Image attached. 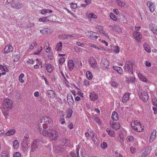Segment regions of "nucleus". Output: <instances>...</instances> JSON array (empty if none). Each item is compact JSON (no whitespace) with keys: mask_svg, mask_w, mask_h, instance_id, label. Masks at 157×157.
<instances>
[{"mask_svg":"<svg viewBox=\"0 0 157 157\" xmlns=\"http://www.w3.org/2000/svg\"><path fill=\"white\" fill-rule=\"evenodd\" d=\"M53 126V121L52 119L49 117H44L39 121L38 127L39 131L40 133V131L43 129H47L52 128Z\"/></svg>","mask_w":157,"mask_h":157,"instance_id":"1","label":"nucleus"},{"mask_svg":"<svg viewBox=\"0 0 157 157\" xmlns=\"http://www.w3.org/2000/svg\"><path fill=\"white\" fill-rule=\"evenodd\" d=\"M44 136L51 138L53 141L57 140L59 136V130L56 128L53 129L52 128L48 129H43L40 131V133Z\"/></svg>","mask_w":157,"mask_h":157,"instance_id":"2","label":"nucleus"},{"mask_svg":"<svg viewBox=\"0 0 157 157\" xmlns=\"http://www.w3.org/2000/svg\"><path fill=\"white\" fill-rule=\"evenodd\" d=\"M3 105L4 109L8 111L12 108L13 103L12 101L10 99H6L3 101Z\"/></svg>","mask_w":157,"mask_h":157,"instance_id":"3","label":"nucleus"},{"mask_svg":"<svg viewBox=\"0 0 157 157\" xmlns=\"http://www.w3.org/2000/svg\"><path fill=\"white\" fill-rule=\"evenodd\" d=\"M133 64L131 61H128L125 63L124 69L127 71H130L132 74L133 73Z\"/></svg>","mask_w":157,"mask_h":157,"instance_id":"4","label":"nucleus"},{"mask_svg":"<svg viewBox=\"0 0 157 157\" xmlns=\"http://www.w3.org/2000/svg\"><path fill=\"white\" fill-rule=\"evenodd\" d=\"M138 94L140 98L144 102L147 101L148 98V95L146 92L140 91L138 92Z\"/></svg>","mask_w":157,"mask_h":157,"instance_id":"5","label":"nucleus"},{"mask_svg":"<svg viewBox=\"0 0 157 157\" xmlns=\"http://www.w3.org/2000/svg\"><path fill=\"white\" fill-rule=\"evenodd\" d=\"M89 61L91 67L94 69L97 68V63L96 60L94 58H91L89 59Z\"/></svg>","mask_w":157,"mask_h":157,"instance_id":"6","label":"nucleus"},{"mask_svg":"<svg viewBox=\"0 0 157 157\" xmlns=\"http://www.w3.org/2000/svg\"><path fill=\"white\" fill-rule=\"evenodd\" d=\"M60 38L62 40H65L68 38H71V39H75L76 36L72 35H64L62 34L59 36Z\"/></svg>","mask_w":157,"mask_h":157,"instance_id":"7","label":"nucleus"},{"mask_svg":"<svg viewBox=\"0 0 157 157\" xmlns=\"http://www.w3.org/2000/svg\"><path fill=\"white\" fill-rule=\"evenodd\" d=\"M89 97L90 100L92 101L97 100L98 98L97 94L94 92H92L90 93Z\"/></svg>","mask_w":157,"mask_h":157,"instance_id":"8","label":"nucleus"},{"mask_svg":"<svg viewBox=\"0 0 157 157\" xmlns=\"http://www.w3.org/2000/svg\"><path fill=\"white\" fill-rule=\"evenodd\" d=\"M96 28L98 29V32H99L100 34L104 35L105 37L108 36V33H106L105 31L103 30V28L102 26L100 25H98L96 26Z\"/></svg>","mask_w":157,"mask_h":157,"instance_id":"9","label":"nucleus"},{"mask_svg":"<svg viewBox=\"0 0 157 157\" xmlns=\"http://www.w3.org/2000/svg\"><path fill=\"white\" fill-rule=\"evenodd\" d=\"M130 93H124L123 97L122 98L121 101L123 103L127 102L129 99Z\"/></svg>","mask_w":157,"mask_h":157,"instance_id":"10","label":"nucleus"},{"mask_svg":"<svg viewBox=\"0 0 157 157\" xmlns=\"http://www.w3.org/2000/svg\"><path fill=\"white\" fill-rule=\"evenodd\" d=\"M134 36L138 42L140 41L142 36L140 32L135 31L134 33Z\"/></svg>","mask_w":157,"mask_h":157,"instance_id":"11","label":"nucleus"},{"mask_svg":"<svg viewBox=\"0 0 157 157\" xmlns=\"http://www.w3.org/2000/svg\"><path fill=\"white\" fill-rule=\"evenodd\" d=\"M67 101L70 105H73L74 104V101L71 94H67Z\"/></svg>","mask_w":157,"mask_h":157,"instance_id":"12","label":"nucleus"},{"mask_svg":"<svg viewBox=\"0 0 157 157\" xmlns=\"http://www.w3.org/2000/svg\"><path fill=\"white\" fill-rule=\"evenodd\" d=\"M101 63L102 67L105 68L109 66V62L107 59L103 58L101 60Z\"/></svg>","mask_w":157,"mask_h":157,"instance_id":"13","label":"nucleus"},{"mask_svg":"<svg viewBox=\"0 0 157 157\" xmlns=\"http://www.w3.org/2000/svg\"><path fill=\"white\" fill-rule=\"evenodd\" d=\"M110 123L112 127L115 129H118L120 127L119 123L117 122L110 121Z\"/></svg>","mask_w":157,"mask_h":157,"instance_id":"14","label":"nucleus"},{"mask_svg":"<svg viewBox=\"0 0 157 157\" xmlns=\"http://www.w3.org/2000/svg\"><path fill=\"white\" fill-rule=\"evenodd\" d=\"M147 4L150 12L151 13L153 12L155 10V6L154 4L149 1L147 2Z\"/></svg>","mask_w":157,"mask_h":157,"instance_id":"15","label":"nucleus"},{"mask_svg":"<svg viewBox=\"0 0 157 157\" xmlns=\"http://www.w3.org/2000/svg\"><path fill=\"white\" fill-rule=\"evenodd\" d=\"M149 28L153 33L157 35V26L153 24L149 25Z\"/></svg>","mask_w":157,"mask_h":157,"instance_id":"16","label":"nucleus"},{"mask_svg":"<svg viewBox=\"0 0 157 157\" xmlns=\"http://www.w3.org/2000/svg\"><path fill=\"white\" fill-rule=\"evenodd\" d=\"M4 52L6 53H8L13 51V48L10 45H7L4 49Z\"/></svg>","mask_w":157,"mask_h":157,"instance_id":"17","label":"nucleus"},{"mask_svg":"<svg viewBox=\"0 0 157 157\" xmlns=\"http://www.w3.org/2000/svg\"><path fill=\"white\" fill-rule=\"evenodd\" d=\"M46 70L49 73H51L53 71V67L52 65L50 64H46L45 65Z\"/></svg>","mask_w":157,"mask_h":157,"instance_id":"18","label":"nucleus"},{"mask_svg":"<svg viewBox=\"0 0 157 157\" xmlns=\"http://www.w3.org/2000/svg\"><path fill=\"white\" fill-rule=\"evenodd\" d=\"M151 150V147L148 146L145 150L144 154L142 155V157H145L147 155L150 153Z\"/></svg>","mask_w":157,"mask_h":157,"instance_id":"19","label":"nucleus"},{"mask_svg":"<svg viewBox=\"0 0 157 157\" xmlns=\"http://www.w3.org/2000/svg\"><path fill=\"white\" fill-rule=\"evenodd\" d=\"M138 76L140 79L144 82H147L148 80L147 78L144 76L141 73H139L138 74Z\"/></svg>","mask_w":157,"mask_h":157,"instance_id":"20","label":"nucleus"},{"mask_svg":"<svg viewBox=\"0 0 157 157\" xmlns=\"http://www.w3.org/2000/svg\"><path fill=\"white\" fill-rule=\"evenodd\" d=\"M156 131L155 130H154L151 132V135L150 137V142H153L156 137Z\"/></svg>","mask_w":157,"mask_h":157,"instance_id":"21","label":"nucleus"},{"mask_svg":"<svg viewBox=\"0 0 157 157\" xmlns=\"http://www.w3.org/2000/svg\"><path fill=\"white\" fill-rule=\"evenodd\" d=\"M111 117L113 120V121H117L119 119L118 114L115 111H114L112 113Z\"/></svg>","mask_w":157,"mask_h":157,"instance_id":"22","label":"nucleus"},{"mask_svg":"<svg viewBox=\"0 0 157 157\" xmlns=\"http://www.w3.org/2000/svg\"><path fill=\"white\" fill-rule=\"evenodd\" d=\"M47 94L49 98H54L55 96V93L52 90H49L47 91Z\"/></svg>","mask_w":157,"mask_h":157,"instance_id":"23","label":"nucleus"},{"mask_svg":"<svg viewBox=\"0 0 157 157\" xmlns=\"http://www.w3.org/2000/svg\"><path fill=\"white\" fill-rule=\"evenodd\" d=\"M131 126L132 128L137 132H142L144 130L143 128H141V127H140L139 126L132 125L131 124Z\"/></svg>","mask_w":157,"mask_h":157,"instance_id":"24","label":"nucleus"},{"mask_svg":"<svg viewBox=\"0 0 157 157\" xmlns=\"http://www.w3.org/2000/svg\"><path fill=\"white\" fill-rule=\"evenodd\" d=\"M12 7L17 10H18L22 8V6L21 4L16 3L12 5Z\"/></svg>","mask_w":157,"mask_h":157,"instance_id":"25","label":"nucleus"},{"mask_svg":"<svg viewBox=\"0 0 157 157\" xmlns=\"http://www.w3.org/2000/svg\"><path fill=\"white\" fill-rule=\"evenodd\" d=\"M62 48V43L61 41H60L59 43H57L56 46L55 47V50L58 52L61 51Z\"/></svg>","mask_w":157,"mask_h":157,"instance_id":"26","label":"nucleus"},{"mask_svg":"<svg viewBox=\"0 0 157 157\" xmlns=\"http://www.w3.org/2000/svg\"><path fill=\"white\" fill-rule=\"evenodd\" d=\"M68 66L69 70L71 71L74 67V62L72 60H69L68 63Z\"/></svg>","mask_w":157,"mask_h":157,"instance_id":"27","label":"nucleus"},{"mask_svg":"<svg viewBox=\"0 0 157 157\" xmlns=\"http://www.w3.org/2000/svg\"><path fill=\"white\" fill-rule=\"evenodd\" d=\"M143 47L145 50L148 53L151 52V49L150 47L147 43H144L143 45Z\"/></svg>","mask_w":157,"mask_h":157,"instance_id":"28","label":"nucleus"},{"mask_svg":"<svg viewBox=\"0 0 157 157\" xmlns=\"http://www.w3.org/2000/svg\"><path fill=\"white\" fill-rule=\"evenodd\" d=\"M42 50V48L41 46H38L37 50L34 52V54L36 55H39L40 54V52Z\"/></svg>","mask_w":157,"mask_h":157,"instance_id":"29","label":"nucleus"},{"mask_svg":"<svg viewBox=\"0 0 157 157\" xmlns=\"http://www.w3.org/2000/svg\"><path fill=\"white\" fill-rule=\"evenodd\" d=\"M1 157H9L10 154L7 151L5 150L1 153Z\"/></svg>","mask_w":157,"mask_h":157,"instance_id":"30","label":"nucleus"},{"mask_svg":"<svg viewBox=\"0 0 157 157\" xmlns=\"http://www.w3.org/2000/svg\"><path fill=\"white\" fill-rule=\"evenodd\" d=\"M52 11L51 10H49L47 9H43L41 10V13L42 14H45L47 13H52Z\"/></svg>","mask_w":157,"mask_h":157,"instance_id":"31","label":"nucleus"},{"mask_svg":"<svg viewBox=\"0 0 157 157\" xmlns=\"http://www.w3.org/2000/svg\"><path fill=\"white\" fill-rule=\"evenodd\" d=\"M16 131L14 129H11L8 131L6 133V135L7 136H10L13 135L15 132Z\"/></svg>","mask_w":157,"mask_h":157,"instance_id":"32","label":"nucleus"},{"mask_svg":"<svg viewBox=\"0 0 157 157\" xmlns=\"http://www.w3.org/2000/svg\"><path fill=\"white\" fill-rule=\"evenodd\" d=\"M127 82L133 83L135 81V78L134 77L131 76L127 77Z\"/></svg>","mask_w":157,"mask_h":157,"instance_id":"33","label":"nucleus"},{"mask_svg":"<svg viewBox=\"0 0 157 157\" xmlns=\"http://www.w3.org/2000/svg\"><path fill=\"white\" fill-rule=\"evenodd\" d=\"M113 68L114 70L117 71L119 74H122L123 72V70L121 67L117 66H113Z\"/></svg>","mask_w":157,"mask_h":157,"instance_id":"34","label":"nucleus"},{"mask_svg":"<svg viewBox=\"0 0 157 157\" xmlns=\"http://www.w3.org/2000/svg\"><path fill=\"white\" fill-rule=\"evenodd\" d=\"M86 76L87 78L89 80H91L93 77L92 74L89 71H87L86 72Z\"/></svg>","mask_w":157,"mask_h":157,"instance_id":"35","label":"nucleus"},{"mask_svg":"<svg viewBox=\"0 0 157 157\" xmlns=\"http://www.w3.org/2000/svg\"><path fill=\"white\" fill-rule=\"evenodd\" d=\"M113 28V29L116 32H118L121 31V29L120 28L115 25H110Z\"/></svg>","mask_w":157,"mask_h":157,"instance_id":"36","label":"nucleus"},{"mask_svg":"<svg viewBox=\"0 0 157 157\" xmlns=\"http://www.w3.org/2000/svg\"><path fill=\"white\" fill-rule=\"evenodd\" d=\"M92 135V138L94 143H97L98 141V139L95 136L94 133L92 132L91 133Z\"/></svg>","mask_w":157,"mask_h":157,"instance_id":"37","label":"nucleus"},{"mask_svg":"<svg viewBox=\"0 0 157 157\" xmlns=\"http://www.w3.org/2000/svg\"><path fill=\"white\" fill-rule=\"evenodd\" d=\"M19 146V143L18 140H15L13 142V147L14 149H17Z\"/></svg>","mask_w":157,"mask_h":157,"instance_id":"38","label":"nucleus"},{"mask_svg":"<svg viewBox=\"0 0 157 157\" xmlns=\"http://www.w3.org/2000/svg\"><path fill=\"white\" fill-rule=\"evenodd\" d=\"M87 16L90 19H96L97 18V16L95 15L94 13H90L89 14H86Z\"/></svg>","mask_w":157,"mask_h":157,"instance_id":"39","label":"nucleus"},{"mask_svg":"<svg viewBox=\"0 0 157 157\" xmlns=\"http://www.w3.org/2000/svg\"><path fill=\"white\" fill-rule=\"evenodd\" d=\"M117 3L119 6L124 7L125 6V4L124 2L120 0H117Z\"/></svg>","mask_w":157,"mask_h":157,"instance_id":"40","label":"nucleus"},{"mask_svg":"<svg viewBox=\"0 0 157 157\" xmlns=\"http://www.w3.org/2000/svg\"><path fill=\"white\" fill-rule=\"evenodd\" d=\"M72 112V110L71 109H69L68 110L67 115V118H70L71 117Z\"/></svg>","mask_w":157,"mask_h":157,"instance_id":"41","label":"nucleus"},{"mask_svg":"<svg viewBox=\"0 0 157 157\" xmlns=\"http://www.w3.org/2000/svg\"><path fill=\"white\" fill-rule=\"evenodd\" d=\"M33 143L34 144H36V146L37 147V148H38L40 144L41 141L39 140L36 139L35 140L33 141Z\"/></svg>","mask_w":157,"mask_h":157,"instance_id":"42","label":"nucleus"},{"mask_svg":"<svg viewBox=\"0 0 157 157\" xmlns=\"http://www.w3.org/2000/svg\"><path fill=\"white\" fill-rule=\"evenodd\" d=\"M106 131L109 135L110 136L112 137H113L114 136V132L113 131H111L108 128L107 129Z\"/></svg>","mask_w":157,"mask_h":157,"instance_id":"43","label":"nucleus"},{"mask_svg":"<svg viewBox=\"0 0 157 157\" xmlns=\"http://www.w3.org/2000/svg\"><path fill=\"white\" fill-rule=\"evenodd\" d=\"M24 75L23 73H21L19 77V80L21 83H23L24 81L22 79V78L24 77Z\"/></svg>","mask_w":157,"mask_h":157,"instance_id":"44","label":"nucleus"},{"mask_svg":"<svg viewBox=\"0 0 157 157\" xmlns=\"http://www.w3.org/2000/svg\"><path fill=\"white\" fill-rule=\"evenodd\" d=\"M127 140L128 142H133L134 140V137L132 136H128L127 138Z\"/></svg>","mask_w":157,"mask_h":157,"instance_id":"45","label":"nucleus"},{"mask_svg":"<svg viewBox=\"0 0 157 157\" xmlns=\"http://www.w3.org/2000/svg\"><path fill=\"white\" fill-rule=\"evenodd\" d=\"M42 79H44L45 82V84L48 86H49V83L47 81V79L43 75L41 77Z\"/></svg>","mask_w":157,"mask_h":157,"instance_id":"46","label":"nucleus"},{"mask_svg":"<svg viewBox=\"0 0 157 157\" xmlns=\"http://www.w3.org/2000/svg\"><path fill=\"white\" fill-rule=\"evenodd\" d=\"M37 148V147L36 146V144H34L33 143V144L31 146V151H34Z\"/></svg>","mask_w":157,"mask_h":157,"instance_id":"47","label":"nucleus"},{"mask_svg":"<svg viewBox=\"0 0 157 157\" xmlns=\"http://www.w3.org/2000/svg\"><path fill=\"white\" fill-rule=\"evenodd\" d=\"M61 151V149L60 147L59 146H56L55 147V152L56 153H59Z\"/></svg>","mask_w":157,"mask_h":157,"instance_id":"48","label":"nucleus"},{"mask_svg":"<svg viewBox=\"0 0 157 157\" xmlns=\"http://www.w3.org/2000/svg\"><path fill=\"white\" fill-rule=\"evenodd\" d=\"M65 60V59L63 57H62L59 59V62L60 64H62Z\"/></svg>","mask_w":157,"mask_h":157,"instance_id":"49","label":"nucleus"},{"mask_svg":"<svg viewBox=\"0 0 157 157\" xmlns=\"http://www.w3.org/2000/svg\"><path fill=\"white\" fill-rule=\"evenodd\" d=\"M71 7V9H75L77 7L76 4L71 3L70 4Z\"/></svg>","mask_w":157,"mask_h":157,"instance_id":"50","label":"nucleus"},{"mask_svg":"<svg viewBox=\"0 0 157 157\" xmlns=\"http://www.w3.org/2000/svg\"><path fill=\"white\" fill-rule=\"evenodd\" d=\"M20 55H17L14 58V61L16 62H18L20 60Z\"/></svg>","mask_w":157,"mask_h":157,"instance_id":"51","label":"nucleus"},{"mask_svg":"<svg viewBox=\"0 0 157 157\" xmlns=\"http://www.w3.org/2000/svg\"><path fill=\"white\" fill-rule=\"evenodd\" d=\"M101 147L102 148L105 149L107 147V144L105 142H103L101 144Z\"/></svg>","mask_w":157,"mask_h":157,"instance_id":"52","label":"nucleus"},{"mask_svg":"<svg viewBox=\"0 0 157 157\" xmlns=\"http://www.w3.org/2000/svg\"><path fill=\"white\" fill-rule=\"evenodd\" d=\"M152 102L153 105L157 107V100L156 98H153L152 99Z\"/></svg>","mask_w":157,"mask_h":157,"instance_id":"53","label":"nucleus"},{"mask_svg":"<svg viewBox=\"0 0 157 157\" xmlns=\"http://www.w3.org/2000/svg\"><path fill=\"white\" fill-rule=\"evenodd\" d=\"M130 150L132 154L135 153L136 151V149L132 146L131 147Z\"/></svg>","mask_w":157,"mask_h":157,"instance_id":"54","label":"nucleus"},{"mask_svg":"<svg viewBox=\"0 0 157 157\" xmlns=\"http://www.w3.org/2000/svg\"><path fill=\"white\" fill-rule=\"evenodd\" d=\"M21 154L20 152H16L14 153L13 157H21Z\"/></svg>","mask_w":157,"mask_h":157,"instance_id":"55","label":"nucleus"},{"mask_svg":"<svg viewBox=\"0 0 157 157\" xmlns=\"http://www.w3.org/2000/svg\"><path fill=\"white\" fill-rule=\"evenodd\" d=\"M111 84V86L114 87H117V84L114 81H112Z\"/></svg>","mask_w":157,"mask_h":157,"instance_id":"56","label":"nucleus"},{"mask_svg":"<svg viewBox=\"0 0 157 157\" xmlns=\"http://www.w3.org/2000/svg\"><path fill=\"white\" fill-rule=\"evenodd\" d=\"M120 48L118 46L116 47L114 49V51L116 53H118L119 52Z\"/></svg>","mask_w":157,"mask_h":157,"instance_id":"57","label":"nucleus"},{"mask_svg":"<svg viewBox=\"0 0 157 157\" xmlns=\"http://www.w3.org/2000/svg\"><path fill=\"white\" fill-rule=\"evenodd\" d=\"M145 65L148 67H149L151 66V63L148 61H146L145 62Z\"/></svg>","mask_w":157,"mask_h":157,"instance_id":"58","label":"nucleus"},{"mask_svg":"<svg viewBox=\"0 0 157 157\" xmlns=\"http://www.w3.org/2000/svg\"><path fill=\"white\" fill-rule=\"evenodd\" d=\"M109 16L112 19H114L115 18L116 19L115 16L113 13H110L109 14Z\"/></svg>","mask_w":157,"mask_h":157,"instance_id":"59","label":"nucleus"},{"mask_svg":"<svg viewBox=\"0 0 157 157\" xmlns=\"http://www.w3.org/2000/svg\"><path fill=\"white\" fill-rule=\"evenodd\" d=\"M133 123L134 124V125L139 126L140 127H141V125L140 124L139 122H138L137 121H135Z\"/></svg>","mask_w":157,"mask_h":157,"instance_id":"60","label":"nucleus"},{"mask_svg":"<svg viewBox=\"0 0 157 157\" xmlns=\"http://www.w3.org/2000/svg\"><path fill=\"white\" fill-rule=\"evenodd\" d=\"M34 25L33 23H29L27 25V26L28 28H30L33 27Z\"/></svg>","mask_w":157,"mask_h":157,"instance_id":"61","label":"nucleus"},{"mask_svg":"<svg viewBox=\"0 0 157 157\" xmlns=\"http://www.w3.org/2000/svg\"><path fill=\"white\" fill-rule=\"evenodd\" d=\"M77 44L79 46H80L82 47H84V44L83 43H81L80 42H77Z\"/></svg>","mask_w":157,"mask_h":157,"instance_id":"62","label":"nucleus"},{"mask_svg":"<svg viewBox=\"0 0 157 157\" xmlns=\"http://www.w3.org/2000/svg\"><path fill=\"white\" fill-rule=\"evenodd\" d=\"M64 9H65L68 12V13L71 14L72 16L74 15V14H73V13L69 9L66 8H65Z\"/></svg>","mask_w":157,"mask_h":157,"instance_id":"63","label":"nucleus"},{"mask_svg":"<svg viewBox=\"0 0 157 157\" xmlns=\"http://www.w3.org/2000/svg\"><path fill=\"white\" fill-rule=\"evenodd\" d=\"M29 138V136L28 134L25 135L24 136V138L27 141L28 140V139Z\"/></svg>","mask_w":157,"mask_h":157,"instance_id":"64","label":"nucleus"}]
</instances>
